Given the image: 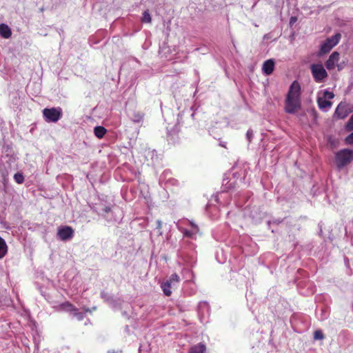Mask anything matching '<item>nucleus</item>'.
<instances>
[{
  "instance_id": "2f4dec72",
  "label": "nucleus",
  "mask_w": 353,
  "mask_h": 353,
  "mask_svg": "<svg viewBox=\"0 0 353 353\" xmlns=\"http://www.w3.org/2000/svg\"><path fill=\"white\" fill-rule=\"evenodd\" d=\"M108 211H110V208H105V212H108Z\"/></svg>"
},
{
  "instance_id": "b1692460",
  "label": "nucleus",
  "mask_w": 353,
  "mask_h": 353,
  "mask_svg": "<svg viewBox=\"0 0 353 353\" xmlns=\"http://www.w3.org/2000/svg\"><path fill=\"white\" fill-rule=\"evenodd\" d=\"M345 128L347 131L353 130V114L351 116V117L348 120V121L345 125Z\"/></svg>"
},
{
  "instance_id": "7c9ffc66",
  "label": "nucleus",
  "mask_w": 353,
  "mask_h": 353,
  "mask_svg": "<svg viewBox=\"0 0 353 353\" xmlns=\"http://www.w3.org/2000/svg\"><path fill=\"white\" fill-rule=\"evenodd\" d=\"M161 222H160V221H158V222H157V223H158V226H157V227H158V228H160V227H161Z\"/></svg>"
},
{
  "instance_id": "ddd939ff",
  "label": "nucleus",
  "mask_w": 353,
  "mask_h": 353,
  "mask_svg": "<svg viewBox=\"0 0 353 353\" xmlns=\"http://www.w3.org/2000/svg\"><path fill=\"white\" fill-rule=\"evenodd\" d=\"M206 347L203 343H199L190 347L188 353H205Z\"/></svg>"
},
{
  "instance_id": "aec40b11",
  "label": "nucleus",
  "mask_w": 353,
  "mask_h": 353,
  "mask_svg": "<svg viewBox=\"0 0 353 353\" xmlns=\"http://www.w3.org/2000/svg\"><path fill=\"white\" fill-rule=\"evenodd\" d=\"M91 312L89 309H86L85 312H79V310L76 307L75 311H74L72 314V317L76 318L79 321H81L84 318V315L85 312Z\"/></svg>"
},
{
  "instance_id": "1a4fd4ad",
  "label": "nucleus",
  "mask_w": 353,
  "mask_h": 353,
  "mask_svg": "<svg viewBox=\"0 0 353 353\" xmlns=\"http://www.w3.org/2000/svg\"><path fill=\"white\" fill-rule=\"evenodd\" d=\"M352 112L353 108H350L347 103L345 102H341L335 110V114L339 119H345Z\"/></svg>"
},
{
  "instance_id": "f257e3e1",
  "label": "nucleus",
  "mask_w": 353,
  "mask_h": 353,
  "mask_svg": "<svg viewBox=\"0 0 353 353\" xmlns=\"http://www.w3.org/2000/svg\"><path fill=\"white\" fill-rule=\"evenodd\" d=\"M301 85L297 81L290 85L285 100V111L294 114L301 108Z\"/></svg>"
},
{
  "instance_id": "c756f323",
  "label": "nucleus",
  "mask_w": 353,
  "mask_h": 353,
  "mask_svg": "<svg viewBox=\"0 0 353 353\" xmlns=\"http://www.w3.org/2000/svg\"><path fill=\"white\" fill-rule=\"evenodd\" d=\"M295 20H296L295 17H292L290 19V22L292 23V21H294Z\"/></svg>"
},
{
  "instance_id": "cd10ccee",
  "label": "nucleus",
  "mask_w": 353,
  "mask_h": 353,
  "mask_svg": "<svg viewBox=\"0 0 353 353\" xmlns=\"http://www.w3.org/2000/svg\"><path fill=\"white\" fill-rule=\"evenodd\" d=\"M101 297L105 301H109L111 299V297L109 296V294L104 291L101 292Z\"/></svg>"
},
{
  "instance_id": "4468645a",
  "label": "nucleus",
  "mask_w": 353,
  "mask_h": 353,
  "mask_svg": "<svg viewBox=\"0 0 353 353\" xmlns=\"http://www.w3.org/2000/svg\"><path fill=\"white\" fill-rule=\"evenodd\" d=\"M317 103L319 105V108L321 110H326L330 108L332 106V102L329 100H327L325 99H323V97H319L317 99Z\"/></svg>"
},
{
  "instance_id": "412c9836",
  "label": "nucleus",
  "mask_w": 353,
  "mask_h": 353,
  "mask_svg": "<svg viewBox=\"0 0 353 353\" xmlns=\"http://www.w3.org/2000/svg\"><path fill=\"white\" fill-rule=\"evenodd\" d=\"M141 21L143 23H151L152 17H151L148 10H145L143 12V17L141 18Z\"/></svg>"
},
{
  "instance_id": "39448f33",
  "label": "nucleus",
  "mask_w": 353,
  "mask_h": 353,
  "mask_svg": "<svg viewBox=\"0 0 353 353\" xmlns=\"http://www.w3.org/2000/svg\"><path fill=\"white\" fill-rule=\"evenodd\" d=\"M310 70L314 81L321 83L327 77V72L322 64L314 63L310 65Z\"/></svg>"
},
{
  "instance_id": "a878e982",
  "label": "nucleus",
  "mask_w": 353,
  "mask_h": 353,
  "mask_svg": "<svg viewBox=\"0 0 353 353\" xmlns=\"http://www.w3.org/2000/svg\"><path fill=\"white\" fill-rule=\"evenodd\" d=\"M334 97V94L333 92H330L328 90H325L323 93V99H332Z\"/></svg>"
},
{
  "instance_id": "4be33fe9",
  "label": "nucleus",
  "mask_w": 353,
  "mask_h": 353,
  "mask_svg": "<svg viewBox=\"0 0 353 353\" xmlns=\"http://www.w3.org/2000/svg\"><path fill=\"white\" fill-rule=\"evenodd\" d=\"M14 179L15 181L21 184L24 181V177L21 173L17 172L14 175Z\"/></svg>"
},
{
  "instance_id": "423d86ee",
  "label": "nucleus",
  "mask_w": 353,
  "mask_h": 353,
  "mask_svg": "<svg viewBox=\"0 0 353 353\" xmlns=\"http://www.w3.org/2000/svg\"><path fill=\"white\" fill-rule=\"evenodd\" d=\"M341 37V34L336 33L334 35L327 38L324 42L321 43L320 48V53L326 54L329 52L333 47L339 43Z\"/></svg>"
},
{
  "instance_id": "2eb2a0df",
  "label": "nucleus",
  "mask_w": 353,
  "mask_h": 353,
  "mask_svg": "<svg viewBox=\"0 0 353 353\" xmlns=\"http://www.w3.org/2000/svg\"><path fill=\"white\" fill-rule=\"evenodd\" d=\"M107 132V130L103 127V126H96L94 128V135L99 138V139H101L104 137V135L106 134Z\"/></svg>"
},
{
  "instance_id": "393cba45",
  "label": "nucleus",
  "mask_w": 353,
  "mask_h": 353,
  "mask_svg": "<svg viewBox=\"0 0 353 353\" xmlns=\"http://www.w3.org/2000/svg\"><path fill=\"white\" fill-rule=\"evenodd\" d=\"M168 281H170L171 284L178 283L179 281V276L176 273L172 274Z\"/></svg>"
},
{
  "instance_id": "9b49d317",
  "label": "nucleus",
  "mask_w": 353,
  "mask_h": 353,
  "mask_svg": "<svg viewBox=\"0 0 353 353\" xmlns=\"http://www.w3.org/2000/svg\"><path fill=\"white\" fill-rule=\"evenodd\" d=\"M145 114L141 111L134 110L130 117L131 121L134 123H139L143 121Z\"/></svg>"
},
{
  "instance_id": "dca6fc26",
  "label": "nucleus",
  "mask_w": 353,
  "mask_h": 353,
  "mask_svg": "<svg viewBox=\"0 0 353 353\" xmlns=\"http://www.w3.org/2000/svg\"><path fill=\"white\" fill-rule=\"evenodd\" d=\"M171 283L170 281H166L165 282H163L161 285V288L164 293V294L167 296H169L172 294L171 291Z\"/></svg>"
},
{
  "instance_id": "f3484780",
  "label": "nucleus",
  "mask_w": 353,
  "mask_h": 353,
  "mask_svg": "<svg viewBox=\"0 0 353 353\" xmlns=\"http://www.w3.org/2000/svg\"><path fill=\"white\" fill-rule=\"evenodd\" d=\"M60 307L61 310L69 312L71 315L74 311H75V307L70 303L69 302H65L60 305Z\"/></svg>"
},
{
  "instance_id": "7ed1b4c3",
  "label": "nucleus",
  "mask_w": 353,
  "mask_h": 353,
  "mask_svg": "<svg viewBox=\"0 0 353 353\" xmlns=\"http://www.w3.org/2000/svg\"><path fill=\"white\" fill-rule=\"evenodd\" d=\"M340 54L338 52H333L325 61V65L328 70H333L335 67L339 71L342 70L345 66V61L339 63Z\"/></svg>"
},
{
  "instance_id": "f03ea898",
  "label": "nucleus",
  "mask_w": 353,
  "mask_h": 353,
  "mask_svg": "<svg viewBox=\"0 0 353 353\" xmlns=\"http://www.w3.org/2000/svg\"><path fill=\"white\" fill-rule=\"evenodd\" d=\"M353 160V150L342 149L335 154V163L338 169L341 170Z\"/></svg>"
},
{
  "instance_id": "9d476101",
  "label": "nucleus",
  "mask_w": 353,
  "mask_h": 353,
  "mask_svg": "<svg viewBox=\"0 0 353 353\" xmlns=\"http://www.w3.org/2000/svg\"><path fill=\"white\" fill-rule=\"evenodd\" d=\"M274 65L275 63L273 59L265 61L262 66L263 72L266 75H270L274 70Z\"/></svg>"
},
{
  "instance_id": "c85d7f7f",
  "label": "nucleus",
  "mask_w": 353,
  "mask_h": 353,
  "mask_svg": "<svg viewBox=\"0 0 353 353\" xmlns=\"http://www.w3.org/2000/svg\"><path fill=\"white\" fill-rule=\"evenodd\" d=\"M246 136H247V138H248L249 142H250L251 139H252V138L253 137V132H252V130H248V132L246 133Z\"/></svg>"
},
{
  "instance_id": "473e14b6",
  "label": "nucleus",
  "mask_w": 353,
  "mask_h": 353,
  "mask_svg": "<svg viewBox=\"0 0 353 353\" xmlns=\"http://www.w3.org/2000/svg\"><path fill=\"white\" fill-rule=\"evenodd\" d=\"M4 223V225H6V224L8 223V222H6V221H4L3 222Z\"/></svg>"
},
{
  "instance_id": "0eeeda50",
  "label": "nucleus",
  "mask_w": 353,
  "mask_h": 353,
  "mask_svg": "<svg viewBox=\"0 0 353 353\" xmlns=\"http://www.w3.org/2000/svg\"><path fill=\"white\" fill-rule=\"evenodd\" d=\"M74 230L70 226L61 225L57 228V236L61 241H70L74 237Z\"/></svg>"
},
{
  "instance_id": "a211bd4d",
  "label": "nucleus",
  "mask_w": 353,
  "mask_h": 353,
  "mask_svg": "<svg viewBox=\"0 0 353 353\" xmlns=\"http://www.w3.org/2000/svg\"><path fill=\"white\" fill-rule=\"evenodd\" d=\"M191 223L192 230H185L183 234L185 236L192 238L193 235L197 232L198 228L194 222H190Z\"/></svg>"
},
{
  "instance_id": "6e6552de",
  "label": "nucleus",
  "mask_w": 353,
  "mask_h": 353,
  "mask_svg": "<svg viewBox=\"0 0 353 353\" xmlns=\"http://www.w3.org/2000/svg\"><path fill=\"white\" fill-rule=\"evenodd\" d=\"M210 306L205 301H201L198 305V314L201 323L208 322V319L210 315Z\"/></svg>"
},
{
  "instance_id": "5701e85b",
  "label": "nucleus",
  "mask_w": 353,
  "mask_h": 353,
  "mask_svg": "<svg viewBox=\"0 0 353 353\" xmlns=\"http://www.w3.org/2000/svg\"><path fill=\"white\" fill-rule=\"evenodd\" d=\"M314 339L315 340H323L324 339V334L321 330H316L314 333Z\"/></svg>"
},
{
  "instance_id": "f8f14e48",
  "label": "nucleus",
  "mask_w": 353,
  "mask_h": 353,
  "mask_svg": "<svg viewBox=\"0 0 353 353\" xmlns=\"http://www.w3.org/2000/svg\"><path fill=\"white\" fill-rule=\"evenodd\" d=\"M0 35L5 39H8L11 37L12 32L8 25L4 23L0 24Z\"/></svg>"
},
{
  "instance_id": "20e7f679",
  "label": "nucleus",
  "mask_w": 353,
  "mask_h": 353,
  "mask_svg": "<svg viewBox=\"0 0 353 353\" xmlns=\"http://www.w3.org/2000/svg\"><path fill=\"white\" fill-rule=\"evenodd\" d=\"M63 112L60 107L45 108L43 110V116L46 122H57L62 117Z\"/></svg>"
},
{
  "instance_id": "bb28decb",
  "label": "nucleus",
  "mask_w": 353,
  "mask_h": 353,
  "mask_svg": "<svg viewBox=\"0 0 353 353\" xmlns=\"http://www.w3.org/2000/svg\"><path fill=\"white\" fill-rule=\"evenodd\" d=\"M345 142L347 145H353V132L345 139Z\"/></svg>"
},
{
  "instance_id": "6ab92c4d",
  "label": "nucleus",
  "mask_w": 353,
  "mask_h": 353,
  "mask_svg": "<svg viewBox=\"0 0 353 353\" xmlns=\"http://www.w3.org/2000/svg\"><path fill=\"white\" fill-rule=\"evenodd\" d=\"M8 247L3 239L0 237V259H2L7 253Z\"/></svg>"
}]
</instances>
